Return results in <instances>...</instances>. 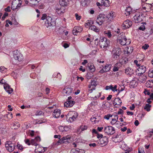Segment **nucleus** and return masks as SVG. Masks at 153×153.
<instances>
[{
    "label": "nucleus",
    "instance_id": "2eb2a0df",
    "mask_svg": "<svg viewBox=\"0 0 153 153\" xmlns=\"http://www.w3.org/2000/svg\"><path fill=\"white\" fill-rule=\"evenodd\" d=\"M82 30V28L81 27H75L73 30V33L74 35H76L78 33H80Z\"/></svg>",
    "mask_w": 153,
    "mask_h": 153
},
{
    "label": "nucleus",
    "instance_id": "6e6d98bb",
    "mask_svg": "<svg viewBox=\"0 0 153 153\" xmlns=\"http://www.w3.org/2000/svg\"><path fill=\"white\" fill-rule=\"evenodd\" d=\"M140 30H142L143 31L145 29V27L144 25H141L139 28Z\"/></svg>",
    "mask_w": 153,
    "mask_h": 153
},
{
    "label": "nucleus",
    "instance_id": "4468645a",
    "mask_svg": "<svg viewBox=\"0 0 153 153\" xmlns=\"http://www.w3.org/2000/svg\"><path fill=\"white\" fill-rule=\"evenodd\" d=\"M132 25V22L129 20L125 21L122 25L123 29H126L130 27Z\"/></svg>",
    "mask_w": 153,
    "mask_h": 153
},
{
    "label": "nucleus",
    "instance_id": "6e6552de",
    "mask_svg": "<svg viewBox=\"0 0 153 153\" xmlns=\"http://www.w3.org/2000/svg\"><path fill=\"white\" fill-rule=\"evenodd\" d=\"M5 147L7 150L9 152H12L15 149L14 145L10 141H7L5 143Z\"/></svg>",
    "mask_w": 153,
    "mask_h": 153
},
{
    "label": "nucleus",
    "instance_id": "bf43d9fd",
    "mask_svg": "<svg viewBox=\"0 0 153 153\" xmlns=\"http://www.w3.org/2000/svg\"><path fill=\"white\" fill-rule=\"evenodd\" d=\"M8 13L7 12H5L3 15V16L2 17V19L3 20H4L6 17L7 16H8Z\"/></svg>",
    "mask_w": 153,
    "mask_h": 153
},
{
    "label": "nucleus",
    "instance_id": "393cba45",
    "mask_svg": "<svg viewBox=\"0 0 153 153\" xmlns=\"http://www.w3.org/2000/svg\"><path fill=\"white\" fill-rule=\"evenodd\" d=\"M101 3L102 5L105 7H108L110 5V2L108 0H102Z\"/></svg>",
    "mask_w": 153,
    "mask_h": 153
},
{
    "label": "nucleus",
    "instance_id": "e2e57ef3",
    "mask_svg": "<svg viewBox=\"0 0 153 153\" xmlns=\"http://www.w3.org/2000/svg\"><path fill=\"white\" fill-rule=\"evenodd\" d=\"M4 10L6 12H10L11 11L10 7L9 6H8L7 8L5 9Z\"/></svg>",
    "mask_w": 153,
    "mask_h": 153
},
{
    "label": "nucleus",
    "instance_id": "72a5a7b5",
    "mask_svg": "<svg viewBox=\"0 0 153 153\" xmlns=\"http://www.w3.org/2000/svg\"><path fill=\"white\" fill-rule=\"evenodd\" d=\"M111 68V65H106L103 68L106 72L109 71Z\"/></svg>",
    "mask_w": 153,
    "mask_h": 153
},
{
    "label": "nucleus",
    "instance_id": "f704fd0d",
    "mask_svg": "<svg viewBox=\"0 0 153 153\" xmlns=\"http://www.w3.org/2000/svg\"><path fill=\"white\" fill-rule=\"evenodd\" d=\"M89 29L93 30L96 32H98L99 30V29L97 28L94 25L91 26L89 27Z\"/></svg>",
    "mask_w": 153,
    "mask_h": 153
},
{
    "label": "nucleus",
    "instance_id": "a19ab883",
    "mask_svg": "<svg viewBox=\"0 0 153 153\" xmlns=\"http://www.w3.org/2000/svg\"><path fill=\"white\" fill-rule=\"evenodd\" d=\"M34 145L36 146H38V144L36 142L34 139H32L30 141V145Z\"/></svg>",
    "mask_w": 153,
    "mask_h": 153
},
{
    "label": "nucleus",
    "instance_id": "8fccbe9b",
    "mask_svg": "<svg viewBox=\"0 0 153 153\" xmlns=\"http://www.w3.org/2000/svg\"><path fill=\"white\" fill-rule=\"evenodd\" d=\"M117 120L118 119H116V118L112 119L111 123L112 125H114L117 121Z\"/></svg>",
    "mask_w": 153,
    "mask_h": 153
},
{
    "label": "nucleus",
    "instance_id": "473e14b6",
    "mask_svg": "<svg viewBox=\"0 0 153 153\" xmlns=\"http://www.w3.org/2000/svg\"><path fill=\"white\" fill-rule=\"evenodd\" d=\"M30 1V4L32 5H36L40 0H29Z\"/></svg>",
    "mask_w": 153,
    "mask_h": 153
},
{
    "label": "nucleus",
    "instance_id": "39448f33",
    "mask_svg": "<svg viewBox=\"0 0 153 153\" xmlns=\"http://www.w3.org/2000/svg\"><path fill=\"white\" fill-rule=\"evenodd\" d=\"M106 19V16L105 15L100 14L97 17L96 22L99 25H101Z\"/></svg>",
    "mask_w": 153,
    "mask_h": 153
},
{
    "label": "nucleus",
    "instance_id": "1a4fd4ad",
    "mask_svg": "<svg viewBox=\"0 0 153 153\" xmlns=\"http://www.w3.org/2000/svg\"><path fill=\"white\" fill-rule=\"evenodd\" d=\"M97 84L96 80L94 79H92L91 80V84L88 86V88L89 89L88 91L89 93L92 92V91L95 89V87Z\"/></svg>",
    "mask_w": 153,
    "mask_h": 153
},
{
    "label": "nucleus",
    "instance_id": "423d86ee",
    "mask_svg": "<svg viewBox=\"0 0 153 153\" xmlns=\"http://www.w3.org/2000/svg\"><path fill=\"white\" fill-rule=\"evenodd\" d=\"M120 48H114L112 51V57L115 60L118 59L119 57Z\"/></svg>",
    "mask_w": 153,
    "mask_h": 153
},
{
    "label": "nucleus",
    "instance_id": "58836bf2",
    "mask_svg": "<svg viewBox=\"0 0 153 153\" xmlns=\"http://www.w3.org/2000/svg\"><path fill=\"white\" fill-rule=\"evenodd\" d=\"M93 24L94 22L93 21L88 20L87 22L85 24V26L86 27H88V26L89 27L90 25H92Z\"/></svg>",
    "mask_w": 153,
    "mask_h": 153
},
{
    "label": "nucleus",
    "instance_id": "0e129e2a",
    "mask_svg": "<svg viewBox=\"0 0 153 153\" xmlns=\"http://www.w3.org/2000/svg\"><path fill=\"white\" fill-rule=\"evenodd\" d=\"M129 48H127V52H128V53H130L132 52L133 50V48L132 47H130V50H131V51H130L129 50Z\"/></svg>",
    "mask_w": 153,
    "mask_h": 153
},
{
    "label": "nucleus",
    "instance_id": "37998d69",
    "mask_svg": "<svg viewBox=\"0 0 153 153\" xmlns=\"http://www.w3.org/2000/svg\"><path fill=\"white\" fill-rule=\"evenodd\" d=\"M7 71V69L4 66H1L0 67V72L5 73Z\"/></svg>",
    "mask_w": 153,
    "mask_h": 153
},
{
    "label": "nucleus",
    "instance_id": "4c0bfd02",
    "mask_svg": "<svg viewBox=\"0 0 153 153\" xmlns=\"http://www.w3.org/2000/svg\"><path fill=\"white\" fill-rule=\"evenodd\" d=\"M88 67L89 68V69L92 72H94L95 70V68L94 66V65L89 64H88Z\"/></svg>",
    "mask_w": 153,
    "mask_h": 153
},
{
    "label": "nucleus",
    "instance_id": "f03ea898",
    "mask_svg": "<svg viewBox=\"0 0 153 153\" xmlns=\"http://www.w3.org/2000/svg\"><path fill=\"white\" fill-rule=\"evenodd\" d=\"M117 42L122 45H128L131 42L130 40L127 39L125 34L123 33H122L118 36Z\"/></svg>",
    "mask_w": 153,
    "mask_h": 153
},
{
    "label": "nucleus",
    "instance_id": "4d7b16f0",
    "mask_svg": "<svg viewBox=\"0 0 153 153\" xmlns=\"http://www.w3.org/2000/svg\"><path fill=\"white\" fill-rule=\"evenodd\" d=\"M75 16L76 18V19L77 20H80L81 18V16H79L77 13H76L75 14Z\"/></svg>",
    "mask_w": 153,
    "mask_h": 153
},
{
    "label": "nucleus",
    "instance_id": "412c9836",
    "mask_svg": "<svg viewBox=\"0 0 153 153\" xmlns=\"http://www.w3.org/2000/svg\"><path fill=\"white\" fill-rule=\"evenodd\" d=\"M74 103L75 102L73 101H67L64 103V105L66 107H69L73 106Z\"/></svg>",
    "mask_w": 153,
    "mask_h": 153
},
{
    "label": "nucleus",
    "instance_id": "de8ad7c7",
    "mask_svg": "<svg viewBox=\"0 0 153 153\" xmlns=\"http://www.w3.org/2000/svg\"><path fill=\"white\" fill-rule=\"evenodd\" d=\"M122 59L123 60L121 61V63L122 64H126L127 62L128 61L127 58L125 57L122 58Z\"/></svg>",
    "mask_w": 153,
    "mask_h": 153
},
{
    "label": "nucleus",
    "instance_id": "864d4df0",
    "mask_svg": "<svg viewBox=\"0 0 153 153\" xmlns=\"http://www.w3.org/2000/svg\"><path fill=\"white\" fill-rule=\"evenodd\" d=\"M25 142L26 144L28 145H30V141L28 139H25Z\"/></svg>",
    "mask_w": 153,
    "mask_h": 153
},
{
    "label": "nucleus",
    "instance_id": "aec40b11",
    "mask_svg": "<svg viewBox=\"0 0 153 153\" xmlns=\"http://www.w3.org/2000/svg\"><path fill=\"white\" fill-rule=\"evenodd\" d=\"M125 72L127 75L130 76L134 74V71L131 68L128 67L125 69Z\"/></svg>",
    "mask_w": 153,
    "mask_h": 153
},
{
    "label": "nucleus",
    "instance_id": "a878e982",
    "mask_svg": "<svg viewBox=\"0 0 153 153\" xmlns=\"http://www.w3.org/2000/svg\"><path fill=\"white\" fill-rule=\"evenodd\" d=\"M145 5L146 6L147 10H143L144 12H149L152 8V5L151 4H149L148 3H145Z\"/></svg>",
    "mask_w": 153,
    "mask_h": 153
},
{
    "label": "nucleus",
    "instance_id": "5701e85b",
    "mask_svg": "<svg viewBox=\"0 0 153 153\" xmlns=\"http://www.w3.org/2000/svg\"><path fill=\"white\" fill-rule=\"evenodd\" d=\"M138 75L139 76V77L138 80L139 82L141 83H144L145 82L147 78L146 76L144 75H140V74Z\"/></svg>",
    "mask_w": 153,
    "mask_h": 153
},
{
    "label": "nucleus",
    "instance_id": "a18cd8bd",
    "mask_svg": "<svg viewBox=\"0 0 153 153\" xmlns=\"http://www.w3.org/2000/svg\"><path fill=\"white\" fill-rule=\"evenodd\" d=\"M104 34L109 38L111 37L112 36L111 32L109 31H105L104 32Z\"/></svg>",
    "mask_w": 153,
    "mask_h": 153
},
{
    "label": "nucleus",
    "instance_id": "c9c22d12",
    "mask_svg": "<svg viewBox=\"0 0 153 153\" xmlns=\"http://www.w3.org/2000/svg\"><path fill=\"white\" fill-rule=\"evenodd\" d=\"M146 86L147 87L151 88L153 86V82H151L149 80L146 82Z\"/></svg>",
    "mask_w": 153,
    "mask_h": 153
},
{
    "label": "nucleus",
    "instance_id": "ddd939ff",
    "mask_svg": "<svg viewBox=\"0 0 153 153\" xmlns=\"http://www.w3.org/2000/svg\"><path fill=\"white\" fill-rule=\"evenodd\" d=\"M100 143H99L101 147H103L106 146L108 143V138L105 137L101 138L100 139Z\"/></svg>",
    "mask_w": 153,
    "mask_h": 153
},
{
    "label": "nucleus",
    "instance_id": "69168bd1",
    "mask_svg": "<svg viewBox=\"0 0 153 153\" xmlns=\"http://www.w3.org/2000/svg\"><path fill=\"white\" fill-rule=\"evenodd\" d=\"M111 88H112V85H109V86H106L105 87V89L106 90H110V89L111 90Z\"/></svg>",
    "mask_w": 153,
    "mask_h": 153
},
{
    "label": "nucleus",
    "instance_id": "0eeeda50",
    "mask_svg": "<svg viewBox=\"0 0 153 153\" xmlns=\"http://www.w3.org/2000/svg\"><path fill=\"white\" fill-rule=\"evenodd\" d=\"M22 0H13L12 3L11 9L13 10L18 9L21 6Z\"/></svg>",
    "mask_w": 153,
    "mask_h": 153
},
{
    "label": "nucleus",
    "instance_id": "c03bdc74",
    "mask_svg": "<svg viewBox=\"0 0 153 153\" xmlns=\"http://www.w3.org/2000/svg\"><path fill=\"white\" fill-rule=\"evenodd\" d=\"M148 75L151 78L153 77V69H151L149 70L148 72Z\"/></svg>",
    "mask_w": 153,
    "mask_h": 153
},
{
    "label": "nucleus",
    "instance_id": "b1692460",
    "mask_svg": "<svg viewBox=\"0 0 153 153\" xmlns=\"http://www.w3.org/2000/svg\"><path fill=\"white\" fill-rule=\"evenodd\" d=\"M122 103V101L119 97L116 98L114 100L113 104L114 105H117L120 106Z\"/></svg>",
    "mask_w": 153,
    "mask_h": 153
},
{
    "label": "nucleus",
    "instance_id": "9d476101",
    "mask_svg": "<svg viewBox=\"0 0 153 153\" xmlns=\"http://www.w3.org/2000/svg\"><path fill=\"white\" fill-rule=\"evenodd\" d=\"M104 131L105 133L108 134L112 135L115 133L114 128L111 126L105 127Z\"/></svg>",
    "mask_w": 153,
    "mask_h": 153
},
{
    "label": "nucleus",
    "instance_id": "5fc2aeb1",
    "mask_svg": "<svg viewBox=\"0 0 153 153\" xmlns=\"http://www.w3.org/2000/svg\"><path fill=\"white\" fill-rule=\"evenodd\" d=\"M42 112L41 111H37L36 113V115H40L42 114Z\"/></svg>",
    "mask_w": 153,
    "mask_h": 153
},
{
    "label": "nucleus",
    "instance_id": "a211bd4d",
    "mask_svg": "<svg viewBox=\"0 0 153 153\" xmlns=\"http://www.w3.org/2000/svg\"><path fill=\"white\" fill-rule=\"evenodd\" d=\"M71 139V137L69 135H68L65 137H63L61 139H60L58 141V143H64L65 142L68 141L70 140Z\"/></svg>",
    "mask_w": 153,
    "mask_h": 153
},
{
    "label": "nucleus",
    "instance_id": "ea45409f",
    "mask_svg": "<svg viewBox=\"0 0 153 153\" xmlns=\"http://www.w3.org/2000/svg\"><path fill=\"white\" fill-rule=\"evenodd\" d=\"M120 87L118 89V91L119 92L118 93H119L120 92L123 91L125 89V86L124 85H120Z\"/></svg>",
    "mask_w": 153,
    "mask_h": 153
},
{
    "label": "nucleus",
    "instance_id": "13d9d810",
    "mask_svg": "<svg viewBox=\"0 0 153 153\" xmlns=\"http://www.w3.org/2000/svg\"><path fill=\"white\" fill-rule=\"evenodd\" d=\"M56 74H54L53 75V77H57V78H58L59 79H61V75L59 73H58L57 75V76H56Z\"/></svg>",
    "mask_w": 153,
    "mask_h": 153
},
{
    "label": "nucleus",
    "instance_id": "7c9ffc66",
    "mask_svg": "<svg viewBox=\"0 0 153 153\" xmlns=\"http://www.w3.org/2000/svg\"><path fill=\"white\" fill-rule=\"evenodd\" d=\"M101 94L100 92H96V94H95V96L94 97H91V100H96L97 98H98L100 96Z\"/></svg>",
    "mask_w": 153,
    "mask_h": 153
},
{
    "label": "nucleus",
    "instance_id": "c756f323",
    "mask_svg": "<svg viewBox=\"0 0 153 153\" xmlns=\"http://www.w3.org/2000/svg\"><path fill=\"white\" fill-rule=\"evenodd\" d=\"M137 84V82L135 80H132L130 83V86L132 88L136 87Z\"/></svg>",
    "mask_w": 153,
    "mask_h": 153
},
{
    "label": "nucleus",
    "instance_id": "49530a36",
    "mask_svg": "<svg viewBox=\"0 0 153 153\" xmlns=\"http://www.w3.org/2000/svg\"><path fill=\"white\" fill-rule=\"evenodd\" d=\"M37 146H36V149L35 150V152H41L42 151V150L41 149V147H39L40 146H38V147Z\"/></svg>",
    "mask_w": 153,
    "mask_h": 153
},
{
    "label": "nucleus",
    "instance_id": "dca6fc26",
    "mask_svg": "<svg viewBox=\"0 0 153 153\" xmlns=\"http://www.w3.org/2000/svg\"><path fill=\"white\" fill-rule=\"evenodd\" d=\"M146 71V67L144 65L141 66L139 67L137 69V72L138 75H140L143 74Z\"/></svg>",
    "mask_w": 153,
    "mask_h": 153
},
{
    "label": "nucleus",
    "instance_id": "f257e3e1",
    "mask_svg": "<svg viewBox=\"0 0 153 153\" xmlns=\"http://www.w3.org/2000/svg\"><path fill=\"white\" fill-rule=\"evenodd\" d=\"M41 19L42 20L45 19V25L47 27H53L56 25V22L54 19H52L51 17L47 16L46 14H43Z\"/></svg>",
    "mask_w": 153,
    "mask_h": 153
},
{
    "label": "nucleus",
    "instance_id": "9b49d317",
    "mask_svg": "<svg viewBox=\"0 0 153 153\" xmlns=\"http://www.w3.org/2000/svg\"><path fill=\"white\" fill-rule=\"evenodd\" d=\"M133 21L136 23H138L142 20V14L141 13H137L133 17Z\"/></svg>",
    "mask_w": 153,
    "mask_h": 153
},
{
    "label": "nucleus",
    "instance_id": "3c124183",
    "mask_svg": "<svg viewBox=\"0 0 153 153\" xmlns=\"http://www.w3.org/2000/svg\"><path fill=\"white\" fill-rule=\"evenodd\" d=\"M149 47V45L147 44H145L142 47L143 49L146 50Z\"/></svg>",
    "mask_w": 153,
    "mask_h": 153
},
{
    "label": "nucleus",
    "instance_id": "c85d7f7f",
    "mask_svg": "<svg viewBox=\"0 0 153 153\" xmlns=\"http://www.w3.org/2000/svg\"><path fill=\"white\" fill-rule=\"evenodd\" d=\"M132 9L130 7H128L126 8L125 14L126 16L132 13Z\"/></svg>",
    "mask_w": 153,
    "mask_h": 153
},
{
    "label": "nucleus",
    "instance_id": "338daca9",
    "mask_svg": "<svg viewBox=\"0 0 153 153\" xmlns=\"http://www.w3.org/2000/svg\"><path fill=\"white\" fill-rule=\"evenodd\" d=\"M78 153H85V151L84 150L79 149L77 150Z\"/></svg>",
    "mask_w": 153,
    "mask_h": 153
},
{
    "label": "nucleus",
    "instance_id": "20e7f679",
    "mask_svg": "<svg viewBox=\"0 0 153 153\" xmlns=\"http://www.w3.org/2000/svg\"><path fill=\"white\" fill-rule=\"evenodd\" d=\"M78 116V114L76 112L70 111L66 116V119L68 122L72 123L75 120Z\"/></svg>",
    "mask_w": 153,
    "mask_h": 153
},
{
    "label": "nucleus",
    "instance_id": "79ce46f5",
    "mask_svg": "<svg viewBox=\"0 0 153 153\" xmlns=\"http://www.w3.org/2000/svg\"><path fill=\"white\" fill-rule=\"evenodd\" d=\"M87 128V126L85 125H82L80 126V128L79 129V130H78V131L79 132V131H80V130L82 131L85 130H86Z\"/></svg>",
    "mask_w": 153,
    "mask_h": 153
},
{
    "label": "nucleus",
    "instance_id": "f3484780",
    "mask_svg": "<svg viewBox=\"0 0 153 153\" xmlns=\"http://www.w3.org/2000/svg\"><path fill=\"white\" fill-rule=\"evenodd\" d=\"M4 87L6 91L9 94H11L13 91V89L10 88V86L7 83H5Z\"/></svg>",
    "mask_w": 153,
    "mask_h": 153
},
{
    "label": "nucleus",
    "instance_id": "052dcab7",
    "mask_svg": "<svg viewBox=\"0 0 153 153\" xmlns=\"http://www.w3.org/2000/svg\"><path fill=\"white\" fill-rule=\"evenodd\" d=\"M70 153H78L77 150H76L75 149H72L70 152Z\"/></svg>",
    "mask_w": 153,
    "mask_h": 153
},
{
    "label": "nucleus",
    "instance_id": "4be33fe9",
    "mask_svg": "<svg viewBox=\"0 0 153 153\" xmlns=\"http://www.w3.org/2000/svg\"><path fill=\"white\" fill-rule=\"evenodd\" d=\"M72 91V89L71 88H65L63 90V93L68 95L71 93Z\"/></svg>",
    "mask_w": 153,
    "mask_h": 153
},
{
    "label": "nucleus",
    "instance_id": "774afa93",
    "mask_svg": "<svg viewBox=\"0 0 153 153\" xmlns=\"http://www.w3.org/2000/svg\"><path fill=\"white\" fill-rule=\"evenodd\" d=\"M135 108V106L134 104H132L131 106L129 108L131 110H134Z\"/></svg>",
    "mask_w": 153,
    "mask_h": 153
},
{
    "label": "nucleus",
    "instance_id": "7ed1b4c3",
    "mask_svg": "<svg viewBox=\"0 0 153 153\" xmlns=\"http://www.w3.org/2000/svg\"><path fill=\"white\" fill-rule=\"evenodd\" d=\"M99 44L101 48L105 51L107 50V48L109 46L110 41L106 38L102 37L100 38Z\"/></svg>",
    "mask_w": 153,
    "mask_h": 153
},
{
    "label": "nucleus",
    "instance_id": "680f3d73",
    "mask_svg": "<svg viewBox=\"0 0 153 153\" xmlns=\"http://www.w3.org/2000/svg\"><path fill=\"white\" fill-rule=\"evenodd\" d=\"M34 140H35V141L37 143V142H39L41 140L40 138L39 137H36Z\"/></svg>",
    "mask_w": 153,
    "mask_h": 153
},
{
    "label": "nucleus",
    "instance_id": "bb28decb",
    "mask_svg": "<svg viewBox=\"0 0 153 153\" xmlns=\"http://www.w3.org/2000/svg\"><path fill=\"white\" fill-rule=\"evenodd\" d=\"M59 3L60 5L63 6H66L68 4V0H59Z\"/></svg>",
    "mask_w": 153,
    "mask_h": 153
},
{
    "label": "nucleus",
    "instance_id": "2f4dec72",
    "mask_svg": "<svg viewBox=\"0 0 153 153\" xmlns=\"http://www.w3.org/2000/svg\"><path fill=\"white\" fill-rule=\"evenodd\" d=\"M56 11L57 13L59 14H61L65 12L64 9L62 8H56Z\"/></svg>",
    "mask_w": 153,
    "mask_h": 153
},
{
    "label": "nucleus",
    "instance_id": "09e8293b",
    "mask_svg": "<svg viewBox=\"0 0 153 153\" xmlns=\"http://www.w3.org/2000/svg\"><path fill=\"white\" fill-rule=\"evenodd\" d=\"M112 116V115L110 114H108L107 115H105L104 116V118L107 120L109 119L110 117H111Z\"/></svg>",
    "mask_w": 153,
    "mask_h": 153
},
{
    "label": "nucleus",
    "instance_id": "e433bc0d",
    "mask_svg": "<svg viewBox=\"0 0 153 153\" xmlns=\"http://www.w3.org/2000/svg\"><path fill=\"white\" fill-rule=\"evenodd\" d=\"M151 105L149 104H146L144 106V109L147 111H149L150 110V108Z\"/></svg>",
    "mask_w": 153,
    "mask_h": 153
},
{
    "label": "nucleus",
    "instance_id": "cd10ccee",
    "mask_svg": "<svg viewBox=\"0 0 153 153\" xmlns=\"http://www.w3.org/2000/svg\"><path fill=\"white\" fill-rule=\"evenodd\" d=\"M115 17V14L114 12H111L109 13L107 16H106V18L111 19H113Z\"/></svg>",
    "mask_w": 153,
    "mask_h": 153
},
{
    "label": "nucleus",
    "instance_id": "603ef678",
    "mask_svg": "<svg viewBox=\"0 0 153 153\" xmlns=\"http://www.w3.org/2000/svg\"><path fill=\"white\" fill-rule=\"evenodd\" d=\"M117 86L116 85H114V87H113L112 86V88H111V90L113 91H117Z\"/></svg>",
    "mask_w": 153,
    "mask_h": 153
},
{
    "label": "nucleus",
    "instance_id": "f8f14e48",
    "mask_svg": "<svg viewBox=\"0 0 153 153\" xmlns=\"http://www.w3.org/2000/svg\"><path fill=\"white\" fill-rule=\"evenodd\" d=\"M13 53L14 58L16 60L21 61L22 60V55L19 51H14L13 52Z\"/></svg>",
    "mask_w": 153,
    "mask_h": 153
},
{
    "label": "nucleus",
    "instance_id": "6ab92c4d",
    "mask_svg": "<svg viewBox=\"0 0 153 153\" xmlns=\"http://www.w3.org/2000/svg\"><path fill=\"white\" fill-rule=\"evenodd\" d=\"M61 111L59 109H56L53 112V117L55 118H58L61 114Z\"/></svg>",
    "mask_w": 153,
    "mask_h": 153
}]
</instances>
